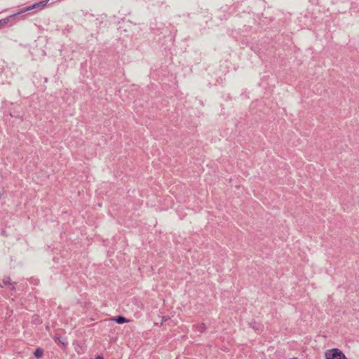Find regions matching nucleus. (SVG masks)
<instances>
[{"mask_svg": "<svg viewBox=\"0 0 359 359\" xmlns=\"http://www.w3.org/2000/svg\"><path fill=\"white\" fill-rule=\"evenodd\" d=\"M34 355L37 359L41 358L43 355V350L41 348H37L34 352Z\"/></svg>", "mask_w": 359, "mask_h": 359, "instance_id": "8", "label": "nucleus"}, {"mask_svg": "<svg viewBox=\"0 0 359 359\" xmlns=\"http://www.w3.org/2000/svg\"><path fill=\"white\" fill-rule=\"evenodd\" d=\"M48 1H49V0H42L41 1L36 2L29 6H27V7L22 8L19 13L20 14V13L29 11H31L32 9L41 11L45 8V6L47 5Z\"/></svg>", "mask_w": 359, "mask_h": 359, "instance_id": "2", "label": "nucleus"}, {"mask_svg": "<svg viewBox=\"0 0 359 359\" xmlns=\"http://www.w3.org/2000/svg\"><path fill=\"white\" fill-rule=\"evenodd\" d=\"M326 359H347L341 351L333 348L325 353Z\"/></svg>", "mask_w": 359, "mask_h": 359, "instance_id": "1", "label": "nucleus"}, {"mask_svg": "<svg viewBox=\"0 0 359 359\" xmlns=\"http://www.w3.org/2000/svg\"><path fill=\"white\" fill-rule=\"evenodd\" d=\"M16 282H12L10 277H4L2 280V283L0 284V287H4L6 286H10V290L11 292V294H13V292L15 291V285Z\"/></svg>", "mask_w": 359, "mask_h": 359, "instance_id": "4", "label": "nucleus"}, {"mask_svg": "<svg viewBox=\"0 0 359 359\" xmlns=\"http://www.w3.org/2000/svg\"><path fill=\"white\" fill-rule=\"evenodd\" d=\"M19 15L20 13H17L15 14L9 15L6 18L0 20V28L8 23H10L11 25L15 24L18 19Z\"/></svg>", "mask_w": 359, "mask_h": 359, "instance_id": "3", "label": "nucleus"}, {"mask_svg": "<svg viewBox=\"0 0 359 359\" xmlns=\"http://www.w3.org/2000/svg\"><path fill=\"white\" fill-rule=\"evenodd\" d=\"M75 351L78 354H83L85 352L83 347L79 344L75 346Z\"/></svg>", "mask_w": 359, "mask_h": 359, "instance_id": "9", "label": "nucleus"}, {"mask_svg": "<svg viewBox=\"0 0 359 359\" xmlns=\"http://www.w3.org/2000/svg\"><path fill=\"white\" fill-rule=\"evenodd\" d=\"M168 318H167V317H165V316H163V317H162V322H163V321H167V320H168Z\"/></svg>", "mask_w": 359, "mask_h": 359, "instance_id": "10", "label": "nucleus"}, {"mask_svg": "<svg viewBox=\"0 0 359 359\" xmlns=\"http://www.w3.org/2000/svg\"><path fill=\"white\" fill-rule=\"evenodd\" d=\"M111 320L116 322L118 324H123V323L129 322V320H128L126 318H125L123 316H118L114 317Z\"/></svg>", "mask_w": 359, "mask_h": 359, "instance_id": "6", "label": "nucleus"}, {"mask_svg": "<svg viewBox=\"0 0 359 359\" xmlns=\"http://www.w3.org/2000/svg\"><path fill=\"white\" fill-rule=\"evenodd\" d=\"M193 328L200 333H203L206 330V325L205 323H201L196 325H193Z\"/></svg>", "mask_w": 359, "mask_h": 359, "instance_id": "7", "label": "nucleus"}, {"mask_svg": "<svg viewBox=\"0 0 359 359\" xmlns=\"http://www.w3.org/2000/svg\"><path fill=\"white\" fill-rule=\"evenodd\" d=\"M55 341L57 344L62 345V348H66L68 341L66 337H63L60 335L55 336Z\"/></svg>", "mask_w": 359, "mask_h": 359, "instance_id": "5", "label": "nucleus"}, {"mask_svg": "<svg viewBox=\"0 0 359 359\" xmlns=\"http://www.w3.org/2000/svg\"><path fill=\"white\" fill-rule=\"evenodd\" d=\"M95 359H104V358L101 355H97Z\"/></svg>", "mask_w": 359, "mask_h": 359, "instance_id": "11", "label": "nucleus"}]
</instances>
